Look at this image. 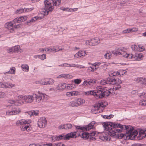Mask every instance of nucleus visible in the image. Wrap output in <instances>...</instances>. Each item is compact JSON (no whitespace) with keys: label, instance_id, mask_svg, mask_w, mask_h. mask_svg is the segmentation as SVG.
Returning <instances> with one entry per match:
<instances>
[{"label":"nucleus","instance_id":"nucleus-64","mask_svg":"<svg viewBox=\"0 0 146 146\" xmlns=\"http://www.w3.org/2000/svg\"><path fill=\"white\" fill-rule=\"evenodd\" d=\"M123 34L124 33H129L131 32L130 30V29H127L124 30L123 32Z\"/></svg>","mask_w":146,"mask_h":146},{"label":"nucleus","instance_id":"nucleus-56","mask_svg":"<svg viewBox=\"0 0 146 146\" xmlns=\"http://www.w3.org/2000/svg\"><path fill=\"white\" fill-rule=\"evenodd\" d=\"M82 80L80 79H76L74 80V83L77 84H79L81 82Z\"/></svg>","mask_w":146,"mask_h":146},{"label":"nucleus","instance_id":"nucleus-49","mask_svg":"<svg viewBox=\"0 0 146 146\" xmlns=\"http://www.w3.org/2000/svg\"><path fill=\"white\" fill-rule=\"evenodd\" d=\"M23 12H25V10L24 9H17L16 11V13L17 14H19Z\"/></svg>","mask_w":146,"mask_h":146},{"label":"nucleus","instance_id":"nucleus-35","mask_svg":"<svg viewBox=\"0 0 146 146\" xmlns=\"http://www.w3.org/2000/svg\"><path fill=\"white\" fill-rule=\"evenodd\" d=\"M124 139L125 140H128L129 139L133 140V138H131L132 137L130 134H125V136L123 137Z\"/></svg>","mask_w":146,"mask_h":146},{"label":"nucleus","instance_id":"nucleus-8","mask_svg":"<svg viewBox=\"0 0 146 146\" xmlns=\"http://www.w3.org/2000/svg\"><path fill=\"white\" fill-rule=\"evenodd\" d=\"M19 99L24 100L27 103L32 102L34 100L33 95H21L18 96Z\"/></svg>","mask_w":146,"mask_h":146},{"label":"nucleus","instance_id":"nucleus-9","mask_svg":"<svg viewBox=\"0 0 146 146\" xmlns=\"http://www.w3.org/2000/svg\"><path fill=\"white\" fill-rule=\"evenodd\" d=\"M34 100H35L36 102L38 103L40 102L41 101H43L44 99L45 96L42 93L38 92L37 94H33Z\"/></svg>","mask_w":146,"mask_h":146},{"label":"nucleus","instance_id":"nucleus-55","mask_svg":"<svg viewBox=\"0 0 146 146\" xmlns=\"http://www.w3.org/2000/svg\"><path fill=\"white\" fill-rule=\"evenodd\" d=\"M73 84H72L71 85L68 84L67 85V86L66 87V89H73V88H74L76 87V86H75V85H74V87H73Z\"/></svg>","mask_w":146,"mask_h":146},{"label":"nucleus","instance_id":"nucleus-7","mask_svg":"<svg viewBox=\"0 0 146 146\" xmlns=\"http://www.w3.org/2000/svg\"><path fill=\"white\" fill-rule=\"evenodd\" d=\"M95 122L94 121H92L88 125H84L83 126H80L78 125H74L75 126L76 129L79 130H81L82 131H86L90 130L91 129H93Z\"/></svg>","mask_w":146,"mask_h":146},{"label":"nucleus","instance_id":"nucleus-2","mask_svg":"<svg viewBox=\"0 0 146 146\" xmlns=\"http://www.w3.org/2000/svg\"><path fill=\"white\" fill-rule=\"evenodd\" d=\"M76 131H74L68 133L65 135L64 133L55 137H52V139L54 141L55 140L59 141L61 139L69 140L70 138H76L78 136L76 135Z\"/></svg>","mask_w":146,"mask_h":146},{"label":"nucleus","instance_id":"nucleus-24","mask_svg":"<svg viewBox=\"0 0 146 146\" xmlns=\"http://www.w3.org/2000/svg\"><path fill=\"white\" fill-rule=\"evenodd\" d=\"M67 84L66 83H62L60 85L58 84L57 88L58 90H63L64 89H66V87L67 86Z\"/></svg>","mask_w":146,"mask_h":146},{"label":"nucleus","instance_id":"nucleus-30","mask_svg":"<svg viewBox=\"0 0 146 146\" xmlns=\"http://www.w3.org/2000/svg\"><path fill=\"white\" fill-rule=\"evenodd\" d=\"M22 69L25 72H28L29 71V67L27 64H22L21 66Z\"/></svg>","mask_w":146,"mask_h":146},{"label":"nucleus","instance_id":"nucleus-61","mask_svg":"<svg viewBox=\"0 0 146 146\" xmlns=\"http://www.w3.org/2000/svg\"><path fill=\"white\" fill-rule=\"evenodd\" d=\"M45 82L44 79H42L41 80H39L38 81L37 83L44 85V84H45Z\"/></svg>","mask_w":146,"mask_h":146},{"label":"nucleus","instance_id":"nucleus-59","mask_svg":"<svg viewBox=\"0 0 146 146\" xmlns=\"http://www.w3.org/2000/svg\"><path fill=\"white\" fill-rule=\"evenodd\" d=\"M100 104H99V103L97 104H95L94 106V108L98 110H100Z\"/></svg>","mask_w":146,"mask_h":146},{"label":"nucleus","instance_id":"nucleus-37","mask_svg":"<svg viewBox=\"0 0 146 146\" xmlns=\"http://www.w3.org/2000/svg\"><path fill=\"white\" fill-rule=\"evenodd\" d=\"M101 116L103 118L105 119H110L111 118H113L114 116V115L112 114H110L108 115H102Z\"/></svg>","mask_w":146,"mask_h":146},{"label":"nucleus","instance_id":"nucleus-19","mask_svg":"<svg viewBox=\"0 0 146 146\" xmlns=\"http://www.w3.org/2000/svg\"><path fill=\"white\" fill-rule=\"evenodd\" d=\"M79 95H80V92L78 91L69 92L66 93V95L68 97L75 96Z\"/></svg>","mask_w":146,"mask_h":146},{"label":"nucleus","instance_id":"nucleus-51","mask_svg":"<svg viewBox=\"0 0 146 146\" xmlns=\"http://www.w3.org/2000/svg\"><path fill=\"white\" fill-rule=\"evenodd\" d=\"M88 81H89V82L90 83V85H93L94 84H95L96 83V81L94 79H88Z\"/></svg>","mask_w":146,"mask_h":146},{"label":"nucleus","instance_id":"nucleus-28","mask_svg":"<svg viewBox=\"0 0 146 146\" xmlns=\"http://www.w3.org/2000/svg\"><path fill=\"white\" fill-rule=\"evenodd\" d=\"M122 83H118L117 82H116V83H115L114 84H116L115 85L113 86L112 88V90L114 91V90H117L121 88V86L120 85V84H121Z\"/></svg>","mask_w":146,"mask_h":146},{"label":"nucleus","instance_id":"nucleus-31","mask_svg":"<svg viewBox=\"0 0 146 146\" xmlns=\"http://www.w3.org/2000/svg\"><path fill=\"white\" fill-rule=\"evenodd\" d=\"M110 76V77H113L115 78V77H114V76H121V74H120L119 72L118 71L117 72H114L113 73H111L109 75Z\"/></svg>","mask_w":146,"mask_h":146},{"label":"nucleus","instance_id":"nucleus-3","mask_svg":"<svg viewBox=\"0 0 146 146\" xmlns=\"http://www.w3.org/2000/svg\"><path fill=\"white\" fill-rule=\"evenodd\" d=\"M105 122H103L102 123L103 127L104 128V129L105 130L108 131L107 132L108 133V135L112 137L113 138H116L117 139H121L123 137L125 136V134L123 133L118 134L117 135H116L115 133V131H113L112 129L113 128L111 127L110 126L108 125V127H106L104 126V123Z\"/></svg>","mask_w":146,"mask_h":146},{"label":"nucleus","instance_id":"nucleus-29","mask_svg":"<svg viewBox=\"0 0 146 146\" xmlns=\"http://www.w3.org/2000/svg\"><path fill=\"white\" fill-rule=\"evenodd\" d=\"M53 2H52V5L58 6L60 5L61 3V0H53Z\"/></svg>","mask_w":146,"mask_h":146},{"label":"nucleus","instance_id":"nucleus-57","mask_svg":"<svg viewBox=\"0 0 146 146\" xmlns=\"http://www.w3.org/2000/svg\"><path fill=\"white\" fill-rule=\"evenodd\" d=\"M34 9V7H31V8H24L25 10V12H29L33 10Z\"/></svg>","mask_w":146,"mask_h":146},{"label":"nucleus","instance_id":"nucleus-6","mask_svg":"<svg viewBox=\"0 0 146 146\" xmlns=\"http://www.w3.org/2000/svg\"><path fill=\"white\" fill-rule=\"evenodd\" d=\"M17 105H9L7 107L10 109L6 112L7 115H15L19 114L21 112V110L19 108Z\"/></svg>","mask_w":146,"mask_h":146},{"label":"nucleus","instance_id":"nucleus-41","mask_svg":"<svg viewBox=\"0 0 146 146\" xmlns=\"http://www.w3.org/2000/svg\"><path fill=\"white\" fill-rule=\"evenodd\" d=\"M140 105L142 106H146V99H143L140 101L139 103Z\"/></svg>","mask_w":146,"mask_h":146},{"label":"nucleus","instance_id":"nucleus-17","mask_svg":"<svg viewBox=\"0 0 146 146\" xmlns=\"http://www.w3.org/2000/svg\"><path fill=\"white\" fill-rule=\"evenodd\" d=\"M40 146H65V145L62 142L50 143L49 144H41Z\"/></svg>","mask_w":146,"mask_h":146},{"label":"nucleus","instance_id":"nucleus-20","mask_svg":"<svg viewBox=\"0 0 146 146\" xmlns=\"http://www.w3.org/2000/svg\"><path fill=\"white\" fill-rule=\"evenodd\" d=\"M125 48L123 47L119 48H117V50L116 51H113L112 52L113 54L122 55L123 54V53L125 52L124 50Z\"/></svg>","mask_w":146,"mask_h":146},{"label":"nucleus","instance_id":"nucleus-45","mask_svg":"<svg viewBox=\"0 0 146 146\" xmlns=\"http://www.w3.org/2000/svg\"><path fill=\"white\" fill-rule=\"evenodd\" d=\"M14 52H19V51L20 49V46L19 45H17V46H15L13 47Z\"/></svg>","mask_w":146,"mask_h":146},{"label":"nucleus","instance_id":"nucleus-50","mask_svg":"<svg viewBox=\"0 0 146 146\" xmlns=\"http://www.w3.org/2000/svg\"><path fill=\"white\" fill-rule=\"evenodd\" d=\"M108 64L106 62H102L100 66L101 68L103 69L105 67H106L108 66Z\"/></svg>","mask_w":146,"mask_h":146},{"label":"nucleus","instance_id":"nucleus-1","mask_svg":"<svg viewBox=\"0 0 146 146\" xmlns=\"http://www.w3.org/2000/svg\"><path fill=\"white\" fill-rule=\"evenodd\" d=\"M104 123V125L106 127H108V125H109L113 128H119L122 130H126V134H131V131L133 129V127L131 126L122 125L117 122L109 121L106 122Z\"/></svg>","mask_w":146,"mask_h":146},{"label":"nucleus","instance_id":"nucleus-44","mask_svg":"<svg viewBox=\"0 0 146 146\" xmlns=\"http://www.w3.org/2000/svg\"><path fill=\"white\" fill-rule=\"evenodd\" d=\"M123 56L125 57V58H129V59H130L132 58H133V55L132 54H127V53H126V54L124 55H123Z\"/></svg>","mask_w":146,"mask_h":146},{"label":"nucleus","instance_id":"nucleus-39","mask_svg":"<svg viewBox=\"0 0 146 146\" xmlns=\"http://www.w3.org/2000/svg\"><path fill=\"white\" fill-rule=\"evenodd\" d=\"M129 1L128 0H125L121 2L120 4L121 6H124L127 5L128 4H129Z\"/></svg>","mask_w":146,"mask_h":146},{"label":"nucleus","instance_id":"nucleus-43","mask_svg":"<svg viewBox=\"0 0 146 146\" xmlns=\"http://www.w3.org/2000/svg\"><path fill=\"white\" fill-rule=\"evenodd\" d=\"M16 68L14 67L11 68L9 71L10 74H15Z\"/></svg>","mask_w":146,"mask_h":146},{"label":"nucleus","instance_id":"nucleus-11","mask_svg":"<svg viewBox=\"0 0 146 146\" xmlns=\"http://www.w3.org/2000/svg\"><path fill=\"white\" fill-rule=\"evenodd\" d=\"M27 18V17L26 16L18 17L14 19L12 21L14 25L16 23L20 24L22 22L26 20Z\"/></svg>","mask_w":146,"mask_h":146},{"label":"nucleus","instance_id":"nucleus-16","mask_svg":"<svg viewBox=\"0 0 146 146\" xmlns=\"http://www.w3.org/2000/svg\"><path fill=\"white\" fill-rule=\"evenodd\" d=\"M31 121V120H26L22 119L21 120L17 121L16 123V125H22L24 124H26L27 123H30Z\"/></svg>","mask_w":146,"mask_h":146},{"label":"nucleus","instance_id":"nucleus-34","mask_svg":"<svg viewBox=\"0 0 146 146\" xmlns=\"http://www.w3.org/2000/svg\"><path fill=\"white\" fill-rule=\"evenodd\" d=\"M106 88L101 86H97L96 87L97 91L96 92H100V91H106Z\"/></svg>","mask_w":146,"mask_h":146},{"label":"nucleus","instance_id":"nucleus-25","mask_svg":"<svg viewBox=\"0 0 146 146\" xmlns=\"http://www.w3.org/2000/svg\"><path fill=\"white\" fill-rule=\"evenodd\" d=\"M74 57L75 58H78L79 57H83L84 54L82 50L79 51L75 54Z\"/></svg>","mask_w":146,"mask_h":146},{"label":"nucleus","instance_id":"nucleus-54","mask_svg":"<svg viewBox=\"0 0 146 146\" xmlns=\"http://www.w3.org/2000/svg\"><path fill=\"white\" fill-rule=\"evenodd\" d=\"M118 128H114L112 129L113 131H115V133H120L122 131V130L118 129Z\"/></svg>","mask_w":146,"mask_h":146},{"label":"nucleus","instance_id":"nucleus-27","mask_svg":"<svg viewBox=\"0 0 146 146\" xmlns=\"http://www.w3.org/2000/svg\"><path fill=\"white\" fill-rule=\"evenodd\" d=\"M138 132H139V131H138L137 130L134 129V128L133 129H132L130 135L131 137L132 136H133V139H134L135 137L136 136L138 133Z\"/></svg>","mask_w":146,"mask_h":146},{"label":"nucleus","instance_id":"nucleus-15","mask_svg":"<svg viewBox=\"0 0 146 146\" xmlns=\"http://www.w3.org/2000/svg\"><path fill=\"white\" fill-rule=\"evenodd\" d=\"M72 125L70 123H67L64 124H61L58 127V129H64L68 130L72 128Z\"/></svg>","mask_w":146,"mask_h":146},{"label":"nucleus","instance_id":"nucleus-40","mask_svg":"<svg viewBox=\"0 0 146 146\" xmlns=\"http://www.w3.org/2000/svg\"><path fill=\"white\" fill-rule=\"evenodd\" d=\"M62 77V78H72V76L71 75L68 74H61Z\"/></svg>","mask_w":146,"mask_h":146},{"label":"nucleus","instance_id":"nucleus-48","mask_svg":"<svg viewBox=\"0 0 146 146\" xmlns=\"http://www.w3.org/2000/svg\"><path fill=\"white\" fill-rule=\"evenodd\" d=\"M70 8H69L68 7H66V8H65L64 7H61L60 9L61 10H62L63 11H70Z\"/></svg>","mask_w":146,"mask_h":146},{"label":"nucleus","instance_id":"nucleus-22","mask_svg":"<svg viewBox=\"0 0 146 146\" xmlns=\"http://www.w3.org/2000/svg\"><path fill=\"white\" fill-rule=\"evenodd\" d=\"M100 138L103 141H110L111 138L110 136H108L107 134L104 135L102 134L100 136Z\"/></svg>","mask_w":146,"mask_h":146},{"label":"nucleus","instance_id":"nucleus-52","mask_svg":"<svg viewBox=\"0 0 146 146\" xmlns=\"http://www.w3.org/2000/svg\"><path fill=\"white\" fill-rule=\"evenodd\" d=\"M8 102L11 104H12L13 105H19L17 104V102H15L14 100H8Z\"/></svg>","mask_w":146,"mask_h":146},{"label":"nucleus","instance_id":"nucleus-10","mask_svg":"<svg viewBox=\"0 0 146 146\" xmlns=\"http://www.w3.org/2000/svg\"><path fill=\"white\" fill-rule=\"evenodd\" d=\"M83 131L81 134V137L85 140H88L90 136H95L96 133V131H93L90 133Z\"/></svg>","mask_w":146,"mask_h":146},{"label":"nucleus","instance_id":"nucleus-60","mask_svg":"<svg viewBox=\"0 0 146 146\" xmlns=\"http://www.w3.org/2000/svg\"><path fill=\"white\" fill-rule=\"evenodd\" d=\"M82 84L83 85L85 86L90 85V83L89 82V81L88 80H85L83 82Z\"/></svg>","mask_w":146,"mask_h":146},{"label":"nucleus","instance_id":"nucleus-38","mask_svg":"<svg viewBox=\"0 0 146 146\" xmlns=\"http://www.w3.org/2000/svg\"><path fill=\"white\" fill-rule=\"evenodd\" d=\"M29 123H27V125H25L26 124H24V125H21L20 127L21 129L23 131H27V129H28V124Z\"/></svg>","mask_w":146,"mask_h":146},{"label":"nucleus","instance_id":"nucleus-33","mask_svg":"<svg viewBox=\"0 0 146 146\" xmlns=\"http://www.w3.org/2000/svg\"><path fill=\"white\" fill-rule=\"evenodd\" d=\"M8 83L0 82V88H6L9 87Z\"/></svg>","mask_w":146,"mask_h":146},{"label":"nucleus","instance_id":"nucleus-18","mask_svg":"<svg viewBox=\"0 0 146 146\" xmlns=\"http://www.w3.org/2000/svg\"><path fill=\"white\" fill-rule=\"evenodd\" d=\"M90 40V44L92 46L96 45L100 42V40L98 37L91 38Z\"/></svg>","mask_w":146,"mask_h":146},{"label":"nucleus","instance_id":"nucleus-46","mask_svg":"<svg viewBox=\"0 0 146 146\" xmlns=\"http://www.w3.org/2000/svg\"><path fill=\"white\" fill-rule=\"evenodd\" d=\"M37 56H38V58L42 60H44L46 58L45 54H42V55H37Z\"/></svg>","mask_w":146,"mask_h":146},{"label":"nucleus","instance_id":"nucleus-58","mask_svg":"<svg viewBox=\"0 0 146 146\" xmlns=\"http://www.w3.org/2000/svg\"><path fill=\"white\" fill-rule=\"evenodd\" d=\"M101 63L100 62H96L93 64V66L94 67H100L101 65Z\"/></svg>","mask_w":146,"mask_h":146},{"label":"nucleus","instance_id":"nucleus-13","mask_svg":"<svg viewBox=\"0 0 146 146\" xmlns=\"http://www.w3.org/2000/svg\"><path fill=\"white\" fill-rule=\"evenodd\" d=\"M106 91H100V92H95V97L97 99H102L103 98H106V96L107 95V94H106Z\"/></svg>","mask_w":146,"mask_h":146},{"label":"nucleus","instance_id":"nucleus-36","mask_svg":"<svg viewBox=\"0 0 146 146\" xmlns=\"http://www.w3.org/2000/svg\"><path fill=\"white\" fill-rule=\"evenodd\" d=\"M95 92L94 90H90L85 92V94L86 96H88L90 95H93L95 97L94 94Z\"/></svg>","mask_w":146,"mask_h":146},{"label":"nucleus","instance_id":"nucleus-53","mask_svg":"<svg viewBox=\"0 0 146 146\" xmlns=\"http://www.w3.org/2000/svg\"><path fill=\"white\" fill-rule=\"evenodd\" d=\"M77 100H78V102L79 104V106L83 104L84 102V100L82 99L78 98Z\"/></svg>","mask_w":146,"mask_h":146},{"label":"nucleus","instance_id":"nucleus-62","mask_svg":"<svg viewBox=\"0 0 146 146\" xmlns=\"http://www.w3.org/2000/svg\"><path fill=\"white\" fill-rule=\"evenodd\" d=\"M8 52L9 53H14V50L13 47L10 48L8 51Z\"/></svg>","mask_w":146,"mask_h":146},{"label":"nucleus","instance_id":"nucleus-12","mask_svg":"<svg viewBox=\"0 0 146 146\" xmlns=\"http://www.w3.org/2000/svg\"><path fill=\"white\" fill-rule=\"evenodd\" d=\"M47 121L45 117H42L38 119L37 124L40 128L44 127L46 124Z\"/></svg>","mask_w":146,"mask_h":146},{"label":"nucleus","instance_id":"nucleus-42","mask_svg":"<svg viewBox=\"0 0 146 146\" xmlns=\"http://www.w3.org/2000/svg\"><path fill=\"white\" fill-rule=\"evenodd\" d=\"M91 112L92 113L94 114L98 113L100 112V111L94 108L91 109Z\"/></svg>","mask_w":146,"mask_h":146},{"label":"nucleus","instance_id":"nucleus-26","mask_svg":"<svg viewBox=\"0 0 146 146\" xmlns=\"http://www.w3.org/2000/svg\"><path fill=\"white\" fill-rule=\"evenodd\" d=\"M135 57H136L135 60H141V58L143 57V56L142 53H135Z\"/></svg>","mask_w":146,"mask_h":146},{"label":"nucleus","instance_id":"nucleus-4","mask_svg":"<svg viewBox=\"0 0 146 146\" xmlns=\"http://www.w3.org/2000/svg\"><path fill=\"white\" fill-rule=\"evenodd\" d=\"M53 0H44V15L46 16L48 15L49 12L52 11L54 8V7L52 5V3L53 2Z\"/></svg>","mask_w":146,"mask_h":146},{"label":"nucleus","instance_id":"nucleus-14","mask_svg":"<svg viewBox=\"0 0 146 146\" xmlns=\"http://www.w3.org/2000/svg\"><path fill=\"white\" fill-rule=\"evenodd\" d=\"M139 130V135L137 137V139L138 140H140L144 138V135L146 132V129L143 128V129H138Z\"/></svg>","mask_w":146,"mask_h":146},{"label":"nucleus","instance_id":"nucleus-63","mask_svg":"<svg viewBox=\"0 0 146 146\" xmlns=\"http://www.w3.org/2000/svg\"><path fill=\"white\" fill-rule=\"evenodd\" d=\"M138 47H139V52L143 51L145 50V48L143 46L139 45Z\"/></svg>","mask_w":146,"mask_h":146},{"label":"nucleus","instance_id":"nucleus-21","mask_svg":"<svg viewBox=\"0 0 146 146\" xmlns=\"http://www.w3.org/2000/svg\"><path fill=\"white\" fill-rule=\"evenodd\" d=\"M14 24L12 23V21L10 22H8L6 23L5 25V27L6 28L13 31L14 28L13 27Z\"/></svg>","mask_w":146,"mask_h":146},{"label":"nucleus","instance_id":"nucleus-5","mask_svg":"<svg viewBox=\"0 0 146 146\" xmlns=\"http://www.w3.org/2000/svg\"><path fill=\"white\" fill-rule=\"evenodd\" d=\"M117 82L119 83H122L121 80L119 78L109 77L106 78L105 80H101L100 82V84L101 85H103L106 84L114 85Z\"/></svg>","mask_w":146,"mask_h":146},{"label":"nucleus","instance_id":"nucleus-23","mask_svg":"<svg viewBox=\"0 0 146 146\" xmlns=\"http://www.w3.org/2000/svg\"><path fill=\"white\" fill-rule=\"evenodd\" d=\"M70 106L72 107H78L79 106L77 99L71 102L70 103Z\"/></svg>","mask_w":146,"mask_h":146},{"label":"nucleus","instance_id":"nucleus-47","mask_svg":"<svg viewBox=\"0 0 146 146\" xmlns=\"http://www.w3.org/2000/svg\"><path fill=\"white\" fill-rule=\"evenodd\" d=\"M112 89L111 88H110L108 90L106 88V91L105 92H106V94H107V95L108 96H106V97H108L109 95H110V94H111L112 93V92H111V91H113L112 90Z\"/></svg>","mask_w":146,"mask_h":146},{"label":"nucleus","instance_id":"nucleus-32","mask_svg":"<svg viewBox=\"0 0 146 146\" xmlns=\"http://www.w3.org/2000/svg\"><path fill=\"white\" fill-rule=\"evenodd\" d=\"M138 47L139 45L135 44L132 45L131 46V48L134 51L139 52V49Z\"/></svg>","mask_w":146,"mask_h":146}]
</instances>
